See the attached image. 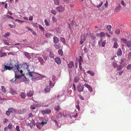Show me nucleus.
I'll list each match as a JSON object with an SVG mask.
<instances>
[{
    "mask_svg": "<svg viewBox=\"0 0 131 131\" xmlns=\"http://www.w3.org/2000/svg\"><path fill=\"white\" fill-rule=\"evenodd\" d=\"M56 62L58 64H60L61 63V61L59 58H57L55 59Z\"/></svg>",
    "mask_w": 131,
    "mask_h": 131,
    "instance_id": "obj_21",
    "label": "nucleus"
},
{
    "mask_svg": "<svg viewBox=\"0 0 131 131\" xmlns=\"http://www.w3.org/2000/svg\"><path fill=\"white\" fill-rule=\"evenodd\" d=\"M84 86L81 85L80 84H79L78 85L77 89L78 91L80 92H82L83 91Z\"/></svg>",
    "mask_w": 131,
    "mask_h": 131,
    "instance_id": "obj_10",
    "label": "nucleus"
},
{
    "mask_svg": "<svg viewBox=\"0 0 131 131\" xmlns=\"http://www.w3.org/2000/svg\"><path fill=\"white\" fill-rule=\"evenodd\" d=\"M8 111H9L10 113L13 112L14 111V110L12 108H10L8 109Z\"/></svg>",
    "mask_w": 131,
    "mask_h": 131,
    "instance_id": "obj_58",
    "label": "nucleus"
},
{
    "mask_svg": "<svg viewBox=\"0 0 131 131\" xmlns=\"http://www.w3.org/2000/svg\"><path fill=\"white\" fill-rule=\"evenodd\" d=\"M64 97L63 96H60L59 95H58V96L57 97H58V99H59L61 101H63L64 100V99L62 100L61 99V98H62V97Z\"/></svg>",
    "mask_w": 131,
    "mask_h": 131,
    "instance_id": "obj_46",
    "label": "nucleus"
},
{
    "mask_svg": "<svg viewBox=\"0 0 131 131\" xmlns=\"http://www.w3.org/2000/svg\"><path fill=\"white\" fill-rule=\"evenodd\" d=\"M4 69L3 70H2V71H6L7 70H10L13 69V68L12 67H9V66H7L5 65H4Z\"/></svg>",
    "mask_w": 131,
    "mask_h": 131,
    "instance_id": "obj_11",
    "label": "nucleus"
},
{
    "mask_svg": "<svg viewBox=\"0 0 131 131\" xmlns=\"http://www.w3.org/2000/svg\"><path fill=\"white\" fill-rule=\"evenodd\" d=\"M33 92L32 91H29L27 92V96L28 97L31 96L33 95Z\"/></svg>",
    "mask_w": 131,
    "mask_h": 131,
    "instance_id": "obj_23",
    "label": "nucleus"
},
{
    "mask_svg": "<svg viewBox=\"0 0 131 131\" xmlns=\"http://www.w3.org/2000/svg\"><path fill=\"white\" fill-rule=\"evenodd\" d=\"M23 66L24 67V68H26L28 70H29L28 69L29 65L28 63H24L23 65Z\"/></svg>",
    "mask_w": 131,
    "mask_h": 131,
    "instance_id": "obj_22",
    "label": "nucleus"
},
{
    "mask_svg": "<svg viewBox=\"0 0 131 131\" xmlns=\"http://www.w3.org/2000/svg\"><path fill=\"white\" fill-rule=\"evenodd\" d=\"M58 53L61 56L63 54L62 51L61 49L60 50H59V51H58Z\"/></svg>",
    "mask_w": 131,
    "mask_h": 131,
    "instance_id": "obj_52",
    "label": "nucleus"
},
{
    "mask_svg": "<svg viewBox=\"0 0 131 131\" xmlns=\"http://www.w3.org/2000/svg\"><path fill=\"white\" fill-rule=\"evenodd\" d=\"M88 74H89L92 76H93L94 75V72L92 71H88L87 72Z\"/></svg>",
    "mask_w": 131,
    "mask_h": 131,
    "instance_id": "obj_31",
    "label": "nucleus"
},
{
    "mask_svg": "<svg viewBox=\"0 0 131 131\" xmlns=\"http://www.w3.org/2000/svg\"><path fill=\"white\" fill-rule=\"evenodd\" d=\"M4 42L5 45H8L9 44V42L6 40H3Z\"/></svg>",
    "mask_w": 131,
    "mask_h": 131,
    "instance_id": "obj_47",
    "label": "nucleus"
},
{
    "mask_svg": "<svg viewBox=\"0 0 131 131\" xmlns=\"http://www.w3.org/2000/svg\"><path fill=\"white\" fill-rule=\"evenodd\" d=\"M113 40L114 41V43H117V42L118 41V39L117 38H113Z\"/></svg>",
    "mask_w": 131,
    "mask_h": 131,
    "instance_id": "obj_57",
    "label": "nucleus"
},
{
    "mask_svg": "<svg viewBox=\"0 0 131 131\" xmlns=\"http://www.w3.org/2000/svg\"><path fill=\"white\" fill-rule=\"evenodd\" d=\"M12 67L13 68L12 70L13 71L15 72H17L18 71H19V65L18 64L16 63L14 66H13Z\"/></svg>",
    "mask_w": 131,
    "mask_h": 131,
    "instance_id": "obj_3",
    "label": "nucleus"
},
{
    "mask_svg": "<svg viewBox=\"0 0 131 131\" xmlns=\"http://www.w3.org/2000/svg\"><path fill=\"white\" fill-rule=\"evenodd\" d=\"M102 39L101 38V40L99 41V46L104 47L105 46L106 43V41L104 40L102 42Z\"/></svg>",
    "mask_w": 131,
    "mask_h": 131,
    "instance_id": "obj_8",
    "label": "nucleus"
},
{
    "mask_svg": "<svg viewBox=\"0 0 131 131\" xmlns=\"http://www.w3.org/2000/svg\"><path fill=\"white\" fill-rule=\"evenodd\" d=\"M1 87L2 88V90L3 92L4 93H6V89L4 86H2Z\"/></svg>",
    "mask_w": 131,
    "mask_h": 131,
    "instance_id": "obj_38",
    "label": "nucleus"
},
{
    "mask_svg": "<svg viewBox=\"0 0 131 131\" xmlns=\"http://www.w3.org/2000/svg\"><path fill=\"white\" fill-rule=\"evenodd\" d=\"M1 57H3V56H7V54L6 53L3 52L0 55Z\"/></svg>",
    "mask_w": 131,
    "mask_h": 131,
    "instance_id": "obj_55",
    "label": "nucleus"
},
{
    "mask_svg": "<svg viewBox=\"0 0 131 131\" xmlns=\"http://www.w3.org/2000/svg\"><path fill=\"white\" fill-rule=\"evenodd\" d=\"M68 115V117H70V119H72V117L74 118L76 117L77 116V113L76 112H75L74 113H72L70 115Z\"/></svg>",
    "mask_w": 131,
    "mask_h": 131,
    "instance_id": "obj_13",
    "label": "nucleus"
},
{
    "mask_svg": "<svg viewBox=\"0 0 131 131\" xmlns=\"http://www.w3.org/2000/svg\"><path fill=\"white\" fill-rule=\"evenodd\" d=\"M57 33H60L61 32V29L60 28H57L56 30Z\"/></svg>",
    "mask_w": 131,
    "mask_h": 131,
    "instance_id": "obj_35",
    "label": "nucleus"
},
{
    "mask_svg": "<svg viewBox=\"0 0 131 131\" xmlns=\"http://www.w3.org/2000/svg\"><path fill=\"white\" fill-rule=\"evenodd\" d=\"M64 116L65 117L64 115V113L63 112H60L58 113H57L56 114V117L57 119H60Z\"/></svg>",
    "mask_w": 131,
    "mask_h": 131,
    "instance_id": "obj_5",
    "label": "nucleus"
},
{
    "mask_svg": "<svg viewBox=\"0 0 131 131\" xmlns=\"http://www.w3.org/2000/svg\"><path fill=\"white\" fill-rule=\"evenodd\" d=\"M55 84L54 82H49V86H47L45 88L44 90L46 93H48L50 91V88H52Z\"/></svg>",
    "mask_w": 131,
    "mask_h": 131,
    "instance_id": "obj_1",
    "label": "nucleus"
},
{
    "mask_svg": "<svg viewBox=\"0 0 131 131\" xmlns=\"http://www.w3.org/2000/svg\"><path fill=\"white\" fill-rule=\"evenodd\" d=\"M51 13L54 15H56L57 13V11L55 10L52 9L51 11Z\"/></svg>",
    "mask_w": 131,
    "mask_h": 131,
    "instance_id": "obj_34",
    "label": "nucleus"
},
{
    "mask_svg": "<svg viewBox=\"0 0 131 131\" xmlns=\"http://www.w3.org/2000/svg\"><path fill=\"white\" fill-rule=\"evenodd\" d=\"M88 35V34H84L83 35V37H81V40L80 41V44H82L84 42V41L85 40L86 38V37Z\"/></svg>",
    "mask_w": 131,
    "mask_h": 131,
    "instance_id": "obj_6",
    "label": "nucleus"
},
{
    "mask_svg": "<svg viewBox=\"0 0 131 131\" xmlns=\"http://www.w3.org/2000/svg\"><path fill=\"white\" fill-rule=\"evenodd\" d=\"M21 74V76L22 75L23 76V77L24 78L23 80L24 81H26L27 80V79L25 76L24 74H23V71L22 70H20V69H19V71H18Z\"/></svg>",
    "mask_w": 131,
    "mask_h": 131,
    "instance_id": "obj_18",
    "label": "nucleus"
},
{
    "mask_svg": "<svg viewBox=\"0 0 131 131\" xmlns=\"http://www.w3.org/2000/svg\"><path fill=\"white\" fill-rule=\"evenodd\" d=\"M120 32V30L119 29H117L115 31V33L117 35L119 34Z\"/></svg>",
    "mask_w": 131,
    "mask_h": 131,
    "instance_id": "obj_41",
    "label": "nucleus"
},
{
    "mask_svg": "<svg viewBox=\"0 0 131 131\" xmlns=\"http://www.w3.org/2000/svg\"><path fill=\"white\" fill-rule=\"evenodd\" d=\"M91 39L92 40H94L96 38V37L95 36V35H91Z\"/></svg>",
    "mask_w": 131,
    "mask_h": 131,
    "instance_id": "obj_56",
    "label": "nucleus"
},
{
    "mask_svg": "<svg viewBox=\"0 0 131 131\" xmlns=\"http://www.w3.org/2000/svg\"><path fill=\"white\" fill-rule=\"evenodd\" d=\"M80 99L82 100H84V99L83 97L80 95H78Z\"/></svg>",
    "mask_w": 131,
    "mask_h": 131,
    "instance_id": "obj_64",
    "label": "nucleus"
},
{
    "mask_svg": "<svg viewBox=\"0 0 131 131\" xmlns=\"http://www.w3.org/2000/svg\"><path fill=\"white\" fill-rule=\"evenodd\" d=\"M69 67L72 68L74 66V63L73 61L71 62L68 64Z\"/></svg>",
    "mask_w": 131,
    "mask_h": 131,
    "instance_id": "obj_29",
    "label": "nucleus"
},
{
    "mask_svg": "<svg viewBox=\"0 0 131 131\" xmlns=\"http://www.w3.org/2000/svg\"><path fill=\"white\" fill-rule=\"evenodd\" d=\"M78 77H76L74 79V81L75 82H78Z\"/></svg>",
    "mask_w": 131,
    "mask_h": 131,
    "instance_id": "obj_62",
    "label": "nucleus"
},
{
    "mask_svg": "<svg viewBox=\"0 0 131 131\" xmlns=\"http://www.w3.org/2000/svg\"><path fill=\"white\" fill-rule=\"evenodd\" d=\"M29 126L31 128H32L33 126H35V125L34 122L30 123V124H29Z\"/></svg>",
    "mask_w": 131,
    "mask_h": 131,
    "instance_id": "obj_33",
    "label": "nucleus"
},
{
    "mask_svg": "<svg viewBox=\"0 0 131 131\" xmlns=\"http://www.w3.org/2000/svg\"><path fill=\"white\" fill-rule=\"evenodd\" d=\"M4 65L7 66H9V67H12L13 66L11 62H8L7 63H5Z\"/></svg>",
    "mask_w": 131,
    "mask_h": 131,
    "instance_id": "obj_30",
    "label": "nucleus"
},
{
    "mask_svg": "<svg viewBox=\"0 0 131 131\" xmlns=\"http://www.w3.org/2000/svg\"><path fill=\"white\" fill-rule=\"evenodd\" d=\"M24 54L28 58H29V55L28 53L27 52H25L24 53Z\"/></svg>",
    "mask_w": 131,
    "mask_h": 131,
    "instance_id": "obj_54",
    "label": "nucleus"
},
{
    "mask_svg": "<svg viewBox=\"0 0 131 131\" xmlns=\"http://www.w3.org/2000/svg\"><path fill=\"white\" fill-rule=\"evenodd\" d=\"M54 46L56 49H59L60 48V45L59 43H55L54 44Z\"/></svg>",
    "mask_w": 131,
    "mask_h": 131,
    "instance_id": "obj_28",
    "label": "nucleus"
},
{
    "mask_svg": "<svg viewBox=\"0 0 131 131\" xmlns=\"http://www.w3.org/2000/svg\"><path fill=\"white\" fill-rule=\"evenodd\" d=\"M56 9L59 12H62L65 10L64 8L62 6H59L57 7Z\"/></svg>",
    "mask_w": 131,
    "mask_h": 131,
    "instance_id": "obj_7",
    "label": "nucleus"
},
{
    "mask_svg": "<svg viewBox=\"0 0 131 131\" xmlns=\"http://www.w3.org/2000/svg\"><path fill=\"white\" fill-rule=\"evenodd\" d=\"M121 4H122L123 6L124 7L126 5V4L124 3V1L123 0L121 1Z\"/></svg>",
    "mask_w": 131,
    "mask_h": 131,
    "instance_id": "obj_63",
    "label": "nucleus"
},
{
    "mask_svg": "<svg viewBox=\"0 0 131 131\" xmlns=\"http://www.w3.org/2000/svg\"><path fill=\"white\" fill-rule=\"evenodd\" d=\"M51 36V34L49 33H47L46 34V36L48 38H50V37Z\"/></svg>",
    "mask_w": 131,
    "mask_h": 131,
    "instance_id": "obj_53",
    "label": "nucleus"
},
{
    "mask_svg": "<svg viewBox=\"0 0 131 131\" xmlns=\"http://www.w3.org/2000/svg\"><path fill=\"white\" fill-rule=\"evenodd\" d=\"M84 85L87 88L89 91L91 92H92V91H93V90H92V88H91V87L90 86V85H88L87 84H85Z\"/></svg>",
    "mask_w": 131,
    "mask_h": 131,
    "instance_id": "obj_17",
    "label": "nucleus"
},
{
    "mask_svg": "<svg viewBox=\"0 0 131 131\" xmlns=\"http://www.w3.org/2000/svg\"><path fill=\"white\" fill-rule=\"evenodd\" d=\"M54 2L55 4L58 5L59 4V2L58 0H54Z\"/></svg>",
    "mask_w": 131,
    "mask_h": 131,
    "instance_id": "obj_51",
    "label": "nucleus"
},
{
    "mask_svg": "<svg viewBox=\"0 0 131 131\" xmlns=\"http://www.w3.org/2000/svg\"><path fill=\"white\" fill-rule=\"evenodd\" d=\"M121 8V5L119 4L118 6L117 7H116L115 9L114 12H119Z\"/></svg>",
    "mask_w": 131,
    "mask_h": 131,
    "instance_id": "obj_15",
    "label": "nucleus"
},
{
    "mask_svg": "<svg viewBox=\"0 0 131 131\" xmlns=\"http://www.w3.org/2000/svg\"><path fill=\"white\" fill-rule=\"evenodd\" d=\"M118 46V45L117 43H114V46L113 47L115 48H117Z\"/></svg>",
    "mask_w": 131,
    "mask_h": 131,
    "instance_id": "obj_42",
    "label": "nucleus"
},
{
    "mask_svg": "<svg viewBox=\"0 0 131 131\" xmlns=\"http://www.w3.org/2000/svg\"><path fill=\"white\" fill-rule=\"evenodd\" d=\"M127 69H131V64H129L126 67Z\"/></svg>",
    "mask_w": 131,
    "mask_h": 131,
    "instance_id": "obj_60",
    "label": "nucleus"
},
{
    "mask_svg": "<svg viewBox=\"0 0 131 131\" xmlns=\"http://www.w3.org/2000/svg\"><path fill=\"white\" fill-rule=\"evenodd\" d=\"M117 67V70H120L122 68L123 66L122 65L120 64Z\"/></svg>",
    "mask_w": 131,
    "mask_h": 131,
    "instance_id": "obj_32",
    "label": "nucleus"
},
{
    "mask_svg": "<svg viewBox=\"0 0 131 131\" xmlns=\"http://www.w3.org/2000/svg\"><path fill=\"white\" fill-rule=\"evenodd\" d=\"M60 106L59 105H56L55 106L54 109L56 111H58L60 110Z\"/></svg>",
    "mask_w": 131,
    "mask_h": 131,
    "instance_id": "obj_26",
    "label": "nucleus"
},
{
    "mask_svg": "<svg viewBox=\"0 0 131 131\" xmlns=\"http://www.w3.org/2000/svg\"><path fill=\"white\" fill-rule=\"evenodd\" d=\"M122 54V51L120 48H119L117 52V54L118 56H121Z\"/></svg>",
    "mask_w": 131,
    "mask_h": 131,
    "instance_id": "obj_20",
    "label": "nucleus"
},
{
    "mask_svg": "<svg viewBox=\"0 0 131 131\" xmlns=\"http://www.w3.org/2000/svg\"><path fill=\"white\" fill-rule=\"evenodd\" d=\"M53 41L55 43H58L59 41V39L55 36L53 37Z\"/></svg>",
    "mask_w": 131,
    "mask_h": 131,
    "instance_id": "obj_19",
    "label": "nucleus"
},
{
    "mask_svg": "<svg viewBox=\"0 0 131 131\" xmlns=\"http://www.w3.org/2000/svg\"><path fill=\"white\" fill-rule=\"evenodd\" d=\"M39 28L42 31H43L44 30V28L41 26L39 25H38Z\"/></svg>",
    "mask_w": 131,
    "mask_h": 131,
    "instance_id": "obj_50",
    "label": "nucleus"
},
{
    "mask_svg": "<svg viewBox=\"0 0 131 131\" xmlns=\"http://www.w3.org/2000/svg\"><path fill=\"white\" fill-rule=\"evenodd\" d=\"M45 112L46 114H50L51 112V110L49 109H47L45 110Z\"/></svg>",
    "mask_w": 131,
    "mask_h": 131,
    "instance_id": "obj_36",
    "label": "nucleus"
},
{
    "mask_svg": "<svg viewBox=\"0 0 131 131\" xmlns=\"http://www.w3.org/2000/svg\"><path fill=\"white\" fill-rule=\"evenodd\" d=\"M121 40L122 42H123L124 43H126L127 41V40L126 39L122 38L121 39Z\"/></svg>",
    "mask_w": 131,
    "mask_h": 131,
    "instance_id": "obj_40",
    "label": "nucleus"
},
{
    "mask_svg": "<svg viewBox=\"0 0 131 131\" xmlns=\"http://www.w3.org/2000/svg\"><path fill=\"white\" fill-rule=\"evenodd\" d=\"M60 39L61 41H62L63 43L65 44H66L65 40L64 38H63L62 37H60Z\"/></svg>",
    "mask_w": 131,
    "mask_h": 131,
    "instance_id": "obj_43",
    "label": "nucleus"
},
{
    "mask_svg": "<svg viewBox=\"0 0 131 131\" xmlns=\"http://www.w3.org/2000/svg\"><path fill=\"white\" fill-rule=\"evenodd\" d=\"M103 2L100 1H99L97 2V5H96V7L98 8H100L103 4Z\"/></svg>",
    "mask_w": 131,
    "mask_h": 131,
    "instance_id": "obj_16",
    "label": "nucleus"
},
{
    "mask_svg": "<svg viewBox=\"0 0 131 131\" xmlns=\"http://www.w3.org/2000/svg\"><path fill=\"white\" fill-rule=\"evenodd\" d=\"M112 27V26L111 25H108L107 26V29L108 31H110L111 30Z\"/></svg>",
    "mask_w": 131,
    "mask_h": 131,
    "instance_id": "obj_39",
    "label": "nucleus"
},
{
    "mask_svg": "<svg viewBox=\"0 0 131 131\" xmlns=\"http://www.w3.org/2000/svg\"><path fill=\"white\" fill-rule=\"evenodd\" d=\"M47 124V122H42L40 123H37L36 124V126L39 129H40L41 128V126H40V125H42V126H43L44 124Z\"/></svg>",
    "mask_w": 131,
    "mask_h": 131,
    "instance_id": "obj_9",
    "label": "nucleus"
},
{
    "mask_svg": "<svg viewBox=\"0 0 131 131\" xmlns=\"http://www.w3.org/2000/svg\"><path fill=\"white\" fill-rule=\"evenodd\" d=\"M105 36V34L103 32H101L100 33V37L101 38L103 37L104 36Z\"/></svg>",
    "mask_w": 131,
    "mask_h": 131,
    "instance_id": "obj_45",
    "label": "nucleus"
},
{
    "mask_svg": "<svg viewBox=\"0 0 131 131\" xmlns=\"http://www.w3.org/2000/svg\"><path fill=\"white\" fill-rule=\"evenodd\" d=\"M113 67L115 68L117 67L118 66V64H117V63H116L115 62H113Z\"/></svg>",
    "mask_w": 131,
    "mask_h": 131,
    "instance_id": "obj_48",
    "label": "nucleus"
},
{
    "mask_svg": "<svg viewBox=\"0 0 131 131\" xmlns=\"http://www.w3.org/2000/svg\"><path fill=\"white\" fill-rule=\"evenodd\" d=\"M126 43L128 47L130 48L131 47V41L130 40L127 41Z\"/></svg>",
    "mask_w": 131,
    "mask_h": 131,
    "instance_id": "obj_24",
    "label": "nucleus"
},
{
    "mask_svg": "<svg viewBox=\"0 0 131 131\" xmlns=\"http://www.w3.org/2000/svg\"><path fill=\"white\" fill-rule=\"evenodd\" d=\"M20 96L23 99H25L26 97V95L23 92H21L20 93Z\"/></svg>",
    "mask_w": 131,
    "mask_h": 131,
    "instance_id": "obj_25",
    "label": "nucleus"
},
{
    "mask_svg": "<svg viewBox=\"0 0 131 131\" xmlns=\"http://www.w3.org/2000/svg\"><path fill=\"white\" fill-rule=\"evenodd\" d=\"M44 22H45V23L46 24V26H49L50 25L49 22L48 21L47 19H45Z\"/></svg>",
    "mask_w": 131,
    "mask_h": 131,
    "instance_id": "obj_37",
    "label": "nucleus"
},
{
    "mask_svg": "<svg viewBox=\"0 0 131 131\" xmlns=\"http://www.w3.org/2000/svg\"><path fill=\"white\" fill-rule=\"evenodd\" d=\"M32 70H30V69H29L28 70V75L31 77V78L32 80H33L35 79V78H32L33 76V74H34L33 72L34 71V68H32Z\"/></svg>",
    "mask_w": 131,
    "mask_h": 131,
    "instance_id": "obj_4",
    "label": "nucleus"
},
{
    "mask_svg": "<svg viewBox=\"0 0 131 131\" xmlns=\"http://www.w3.org/2000/svg\"><path fill=\"white\" fill-rule=\"evenodd\" d=\"M55 116H53L51 117V119L53 121L55 122V121H57L55 119Z\"/></svg>",
    "mask_w": 131,
    "mask_h": 131,
    "instance_id": "obj_59",
    "label": "nucleus"
},
{
    "mask_svg": "<svg viewBox=\"0 0 131 131\" xmlns=\"http://www.w3.org/2000/svg\"><path fill=\"white\" fill-rule=\"evenodd\" d=\"M10 35V33L9 32H7L3 36L4 38H6V37L8 36H9Z\"/></svg>",
    "mask_w": 131,
    "mask_h": 131,
    "instance_id": "obj_44",
    "label": "nucleus"
},
{
    "mask_svg": "<svg viewBox=\"0 0 131 131\" xmlns=\"http://www.w3.org/2000/svg\"><path fill=\"white\" fill-rule=\"evenodd\" d=\"M34 106L31 105L30 107V108L31 109H35L36 108V107L35 106H37L38 107L40 106V105L39 104H34Z\"/></svg>",
    "mask_w": 131,
    "mask_h": 131,
    "instance_id": "obj_27",
    "label": "nucleus"
},
{
    "mask_svg": "<svg viewBox=\"0 0 131 131\" xmlns=\"http://www.w3.org/2000/svg\"><path fill=\"white\" fill-rule=\"evenodd\" d=\"M22 77L21 75H17L16 73L15 74V77L14 78L11 79L10 80L11 81H13V82H15V81H17V80H19Z\"/></svg>",
    "mask_w": 131,
    "mask_h": 131,
    "instance_id": "obj_2",
    "label": "nucleus"
},
{
    "mask_svg": "<svg viewBox=\"0 0 131 131\" xmlns=\"http://www.w3.org/2000/svg\"><path fill=\"white\" fill-rule=\"evenodd\" d=\"M52 21L53 22H56L57 20V19L54 17H52Z\"/></svg>",
    "mask_w": 131,
    "mask_h": 131,
    "instance_id": "obj_49",
    "label": "nucleus"
},
{
    "mask_svg": "<svg viewBox=\"0 0 131 131\" xmlns=\"http://www.w3.org/2000/svg\"><path fill=\"white\" fill-rule=\"evenodd\" d=\"M8 127L9 129H11L12 127V125L10 123L9 124L8 126Z\"/></svg>",
    "mask_w": 131,
    "mask_h": 131,
    "instance_id": "obj_61",
    "label": "nucleus"
},
{
    "mask_svg": "<svg viewBox=\"0 0 131 131\" xmlns=\"http://www.w3.org/2000/svg\"><path fill=\"white\" fill-rule=\"evenodd\" d=\"M26 111V110L25 109H20L18 110V112L19 114H23L25 113Z\"/></svg>",
    "mask_w": 131,
    "mask_h": 131,
    "instance_id": "obj_12",
    "label": "nucleus"
},
{
    "mask_svg": "<svg viewBox=\"0 0 131 131\" xmlns=\"http://www.w3.org/2000/svg\"><path fill=\"white\" fill-rule=\"evenodd\" d=\"M9 92L13 95H15L17 94V91L14 89H11L9 91Z\"/></svg>",
    "mask_w": 131,
    "mask_h": 131,
    "instance_id": "obj_14",
    "label": "nucleus"
}]
</instances>
